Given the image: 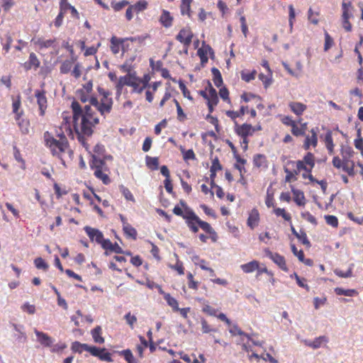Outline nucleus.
<instances>
[{
	"label": "nucleus",
	"instance_id": "f257e3e1",
	"mask_svg": "<svg viewBox=\"0 0 363 363\" xmlns=\"http://www.w3.org/2000/svg\"><path fill=\"white\" fill-rule=\"evenodd\" d=\"M82 94V101H89V105H85L82 108L77 101H74L72 103V123L77 134L78 141L86 151L90 152L89 145L85 136H91L94 132V128L99 123L96 110L101 116H105L112 109L113 100L110 96V92H102V94L100 95V100L92 96L86 97L84 92Z\"/></svg>",
	"mask_w": 363,
	"mask_h": 363
},
{
	"label": "nucleus",
	"instance_id": "f03ea898",
	"mask_svg": "<svg viewBox=\"0 0 363 363\" xmlns=\"http://www.w3.org/2000/svg\"><path fill=\"white\" fill-rule=\"evenodd\" d=\"M45 145L50 149L52 155L63 161V155L72 154L68 140L64 133L54 136L48 131L44 133Z\"/></svg>",
	"mask_w": 363,
	"mask_h": 363
},
{
	"label": "nucleus",
	"instance_id": "7ed1b4c3",
	"mask_svg": "<svg viewBox=\"0 0 363 363\" xmlns=\"http://www.w3.org/2000/svg\"><path fill=\"white\" fill-rule=\"evenodd\" d=\"M150 80L149 74H145L143 78H139L135 72H129L125 76L119 78L116 87L118 89H121L125 85H128L132 86L134 91H143L148 87Z\"/></svg>",
	"mask_w": 363,
	"mask_h": 363
},
{
	"label": "nucleus",
	"instance_id": "20e7f679",
	"mask_svg": "<svg viewBox=\"0 0 363 363\" xmlns=\"http://www.w3.org/2000/svg\"><path fill=\"white\" fill-rule=\"evenodd\" d=\"M106 159L101 158H91L89 163L90 167L94 170V174L97 178L101 179L104 184H108L111 182V179L107 174L108 168L105 162Z\"/></svg>",
	"mask_w": 363,
	"mask_h": 363
},
{
	"label": "nucleus",
	"instance_id": "39448f33",
	"mask_svg": "<svg viewBox=\"0 0 363 363\" xmlns=\"http://www.w3.org/2000/svg\"><path fill=\"white\" fill-rule=\"evenodd\" d=\"M179 203L182 207H185V216H184V219L188 228L191 232L194 233H197L199 231L201 219L191 209L187 207L185 201L181 200Z\"/></svg>",
	"mask_w": 363,
	"mask_h": 363
},
{
	"label": "nucleus",
	"instance_id": "423d86ee",
	"mask_svg": "<svg viewBox=\"0 0 363 363\" xmlns=\"http://www.w3.org/2000/svg\"><path fill=\"white\" fill-rule=\"evenodd\" d=\"M287 166H293L299 169L301 171L304 170L306 172L311 173L315 166V157L313 153L308 152L302 160L287 161Z\"/></svg>",
	"mask_w": 363,
	"mask_h": 363
},
{
	"label": "nucleus",
	"instance_id": "0eeeda50",
	"mask_svg": "<svg viewBox=\"0 0 363 363\" xmlns=\"http://www.w3.org/2000/svg\"><path fill=\"white\" fill-rule=\"evenodd\" d=\"M31 42L39 52L49 48L57 50V39L55 38L50 39H45L44 38H33Z\"/></svg>",
	"mask_w": 363,
	"mask_h": 363
},
{
	"label": "nucleus",
	"instance_id": "6e6552de",
	"mask_svg": "<svg viewBox=\"0 0 363 363\" xmlns=\"http://www.w3.org/2000/svg\"><path fill=\"white\" fill-rule=\"evenodd\" d=\"M232 335H240V341L242 342V348L246 352L251 350V346L249 344L251 341L250 336L245 333L242 330L236 325H233L229 330Z\"/></svg>",
	"mask_w": 363,
	"mask_h": 363
},
{
	"label": "nucleus",
	"instance_id": "1a4fd4ad",
	"mask_svg": "<svg viewBox=\"0 0 363 363\" xmlns=\"http://www.w3.org/2000/svg\"><path fill=\"white\" fill-rule=\"evenodd\" d=\"M264 253L267 257L271 259L278 267L284 272H287L289 268L287 267L286 260L284 256L277 252H272L269 249L264 250Z\"/></svg>",
	"mask_w": 363,
	"mask_h": 363
},
{
	"label": "nucleus",
	"instance_id": "9d476101",
	"mask_svg": "<svg viewBox=\"0 0 363 363\" xmlns=\"http://www.w3.org/2000/svg\"><path fill=\"white\" fill-rule=\"evenodd\" d=\"M194 34L189 27L182 28L176 36V39L185 47H189L192 41Z\"/></svg>",
	"mask_w": 363,
	"mask_h": 363
},
{
	"label": "nucleus",
	"instance_id": "9b49d317",
	"mask_svg": "<svg viewBox=\"0 0 363 363\" xmlns=\"http://www.w3.org/2000/svg\"><path fill=\"white\" fill-rule=\"evenodd\" d=\"M84 230L91 242L95 241L96 243L101 244L105 240L104 235L99 229L91 228L90 226H85Z\"/></svg>",
	"mask_w": 363,
	"mask_h": 363
},
{
	"label": "nucleus",
	"instance_id": "f8f14e48",
	"mask_svg": "<svg viewBox=\"0 0 363 363\" xmlns=\"http://www.w3.org/2000/svg\"><path fill=\"white\" fill-rule=\"evenodd\" d=\"M119 218L122 223L123 230L125 236L135 240L138 235L135 228L128 223L127 218L123 215L119 214Z\"/></svg>",
	"mask_w": 363,
	"mask_h": 363
},
{
	"label": "nucleus",
	"instance_id": "ddd939ff",
	"mask_svg": "<svg viewBox=\"0 0 363 363\" xmlns=\"http://www.w3.org/2000/svg\"><path fill=\"white\" fill-rule=\"evenodd\" d=\"M200 94L206 99L209 113H211L219 101L217 92H200Z\"/></svg>",
	"mask_w": 363,
	"mask_h": 363
},
{
	"label": "nucleus",
	"instance_id": "4468645a",
	"mask_svg": "<svg viewBox=\"0 0 363 363\" xmlns=\"http://www.w3.org/2000/svg\"><path fill=\"white\" fill-rule=\"evenodd\" d=\"M235 131L239 136L247 138L249 135H252L255 133V128L247 123H243L242 125L236 124Z\"/></svg>",
	"mask_w": 363,
	"mask_h": 363
},
{
	"label": "nucleus",
	"instance_id": "2eb2a0df",
	"mask_svg": "<svg viewBox=\"0 0 363 363\" xmlns=\"http://www.w3.org/2000/svg\"><path fill=\"white\" fill-rule=\"evenodd\" d=\"M101 247L106 250L104 252L106 255H108L109 252H115L116 254L123 253V249L118 245L117 242L112 243L108 239H105V240L101 244Z\"/></svg>",
	"mask_w": 363,
	"mask_h": 363
},
{
	"label": "nucleus",
	"instance_id": "dca6fc26",
	"mask_svg": "<svg viewBox=\"0 0 363 363\" xmlns=\"http://www.w3.org/2000/svg\"><path fill=\"white\" fill-rule=\"evenodd\" d=\"M94 346H91L85 343H81L78 341L72 342L71 350L76 353L82 354L84 351L89 352L90 354H96Z\"/></svg>",
	"mask_w": 363,
	"mask_h": 363
},
{
	"label": "nucleus",
	"instance_id": "f3484780",
	"mask_svg": "<svg viewBox=\"0 0 363 363\" xmlns=\"http://www.w3.org/2000/svg\"><path fill=\"white\" fill-rule=\"evenodd\" d=\"M34 333L37 337V341L43 347H50L52 346L54 340L47 333L40 332L37 329L34 330Z\"/></svg>",
	"mask_w": 363,
	"mask_h": 363
},
{
	"label": "nucleus",
	"instance_id": "a211bd4d",
	"mask_svg": "<svg viewBox=\"0 0 363 363\" xmlns=\"http://www.w3.org/2000/svg\"><path fill=\"white\" fill-rule=\"evenodd\" d=\"M301 119H299L296 123L291 127V132L293 135L296 137L304 136L306 135L307 127V123H301Z\"/></svg>",
	"mask_w": 363,
	"mask_h": 363
},
{
	"label": "nucleus",
	"instance_id": "6ab92c4d",
	"mask_svg": "<svg viewBox=\"0 0 363 363\" xmlns=\"http://www.w3.org/2000/svg\"><path fill=\"white\" fill-rule=\"evenodd\" d=\"M311 135H306V138L303 145L304 150H307L311 146L315 147L318 144V136L317 132L314 128H312L310 131Z\"/></svg>",
	"mask_w": 363,
	"mask_h": 363
},
{
	"label": "nucleus",
	"instance_id": "aec40b11",
	"mask_svg": "<svg viewBox=\"0 0 363 363\" xmlns=\"http://www.w3.org/2000/svg\"><path fill=\"white\" fill-rule=\"evenodd\" d=\"M284 172L286 173L285 182H291L297 179L296 175L301 172L299 169L293 166H287V162L284 167Z\"/></svg>",
	"mask_w": 363,
	"mask_h": 363
},
{
	"label": "nucleus",
	"instance_id": "412c9836",
	"mask_svg": "<svg viewBox=\"0 0 363 363\" xmlns=\"http://www.w3.org/2000/svg\"><path fill=\"white\" fill-rule=\"evenodd\" d=\"M21 96L18 95L16 98L13 99L12 108L13 113H15V119L17 121L19 127L21 128V117L23 114V111L20 110L21 108Z\"/></svg>",
	"mask_w": 363,
	"mask_h": 363
},
{
	"label": "nucleus",
	"instance_id": "4be33fe9",
	"mask_svg": "<svg viewBox=\"0 0 363 363\" xmlns=\"http://www.w3.org/2000/svg\"><path fill=\"white\" fill-rule=\"evenodd\" d=\"M259 223V213L257 208H253L249 213L247 225L252 230L256 228Z\"/></svg>",
	"mask_w": 363,
	"mask_h": 363
},
{
	"label": "nucleus",
	"instance_id": "5701e85b",
	"mask_svg": "<svg viewBox=\"0 0 363 363\" xmlns=\"http://www.w3.org/2000/svg\"><path fill=\"white\" fill-rule=\"evenodd\" d=\"M94 348L96 350V354H91L92 356L98 357L101 361L108 362H112L113 361L111 357V354L107 352L106 348H99L96 346H94Z\"/></svg>",
	"mask_w": 363,
	"mask_h": 363
},
{
	"label": "nucleus",
	"instance_id": "b1692460",
	"mask_svg": "<svg viewBox=\"0 0 363 363\" xmlns=\"http://www.w3.org/2000/svg\"><path fill=\"white\" fill-rule=\"evenodd\" d=\"M110 43L111 50L114 55H116L119 52L121 47H122L123 51L125 52V48L123 45V43H125V39L118 38L116 36H113L111 38Z\"/></svg>",
	"mask_w": 363,
	"mask_h": 363
},
{
	"label": "nucleus",
	"instance_id": "393cba45",
	"mask_svg": "<svg viewBox=\"0 0 363 363\" xmlns=\"http://www.w3.org/2000/svg\"><path fill=\"white\" fill-rule=\"evenodd\" d=\"M253 164L255 167L262 169L268 168V160L266 155L263 154H256L253 157Z\"/></svg>",
	"mask_w": 363,
	"mask_h": 363
},
{
	"label": "nucleus",
	"instance_id": "a878e982",
	"mask_svg": "<svg viewBox=\"0 0 363 363\" xmlns=\"http://www.w3.org/2000/svg\"><path fill=\"white\" fill-rule=\"evenodd\" d=\"M291 192L293 194V200L298 206H304L306 203V199L303 192L300 190L291 187Z\"/></svg>",
	"mask_w": 363,
	"mask_h": 363
},
{
	"label": "nucleus",
	"instance_id": "bb28decb",
	"mask_svg": "<svg viewBox=\"0 0 363 363\" xmlns=\"http://www.w3.org/2000/svg\"><path fill=\"white\" fill-rule=\"evenodd\" d=\"M106 149L104 145L101 144H96L94 148V153L91 154V158H101L106 160H112L113 157L111 155H106Z\"/></svg>",
	"mask_w": 363,
	"mask_h": 363
},
{
	"label": "nucleus",
	"instance_id": "cd10ccee",
	"mask_svg": "<svg viewBox=\"0 0 363 363\" xmlns=\"http://www.w3.org/2000/svg\"><path fill=\"white\" fill-rule=\"evenodd\" d=\"M40 65V62L37 55L34 52H31L29 55L28 60L24 63L23 67L26 70H29L32 68L37 69Z\"/></svg>",
	"mask_w": 363,
	"mask_h": 363
},
{
	"label": "nucleus",
	"instance_id": "c85d7f7f",
	"mask_svg": "<svg viewBox=\"0 0 363 363\" xmlns=\"http://www.w3.org/2000/svg\"><path fill=\"white\" fill-rule=\"evenodd\" d=\"M290 110L296 116H300L306 110V105L301 102L291 101L289 104Z\"/></svg>",
	"mask_w": 363,
	"mask_h": 363
},
{
	"label": "nucleus",
	"instance_id": "c756f323",
	"mask_svg": "<svg viewBox=\"0 0 363 363\" xmlns=\"http://www.w3.org/2000/svg\"><path fill=\"white\" fill-rule=\"evenodd\" d=\"M35 96L39 106L40 115L44 116L47 108V99L45 96V92H36Z\"/></svg>",
	"mask_w": 363,
	"mask_h": 363
},
{
	"label": "nucleus",
	"instance_id": "7c9ffc66",
	"mask_svg": "<svg viewBox=\"0 0 363 363\" xmlns=\"http://www.w3.org/2000/svg\"><path fill=\"white\" fill-rule=\"evenodd\" d=\"M173 17L170 13L167 10H163L160 17V23L165 28H169L172 26Z\"/></svg>",
	"mask_w": 363,
	"mask_h": 363
},
{
	"label": "nucleus",
	"instance_id": "2f4dec72",
	"mask_svg": "<svg viewBox=\"0 0 363 363\" xmlns=\"http://www.w3.org/2000/svg\"><path fill=\"white\" fill-rule=\"evenodd\" d=\"M199 227L206 233L209 234L210 238L213 242L217 240V233L208 223L201 220Z\"/></svg>",
	"mask_w": 363,
	"mask_h": 363
},
{
	"label": "nucleus",
	"instance_id": "473e14b6",
	"mask_svg": "<svg viewBox=\"0 0 363 363\" xmlns=\"http://www.w3.org/2000/svg\"><path fill=\"white\" fill-rule=\"evenodd\" d=\"M193 0H181L180 12L182 16H187L189 18L191 17V5Z\"/></svg>",
	"mask_w": 363,
	"mask_h": 363
},
{
	"label": "nucleus",
	"instance_id": "72a5a7b5",
	"mask_svg": "<svg viewBox=\"0 0 363 363\" xmlns=\"http://www.w3.org/2000/svg\"><path fill=\"white\" fill-rule=\"evenodd\" d=\"M102 328L101 326L98 325L95 327L91 331V335L94 342L98 344H103L105 342L104 337H102Z\"/></svg>",
	"mask_w": 363,
	"mask_h": 363
},
{
	"label": "nucleus",
	"instance_id": "f704fd0d",
	"mask_svg": "<svg viewBox=\"0 0 363 363\" xmlns=\"http://www.w3.org/2000/svg\"><path fill=\"white\" fill-rule=\"evenodd\" d=\"M66 8V13L69 11L72 14V17L79 19V14L77 11V10L72 5H70L67 0H60V9H61L62 6Z\"/></svg>",
	"mask_w": 363,
	"mask_h": 363
},
{
	"label": "nucleus",
	"instance_id": "c9c22d12",
	"mask_svg": "<svg viewBox=\"0 0 363 363\" xmlns=\"http://www.w3.org/2000/svg\"><path fill=\"white\" fill-rule=\"evenodd\" d=\"M240 268L245 273H252L255 270L259 269V262L257 260H252L250 262L242 264Z\"/></svg>",
	"mask_w": 363,
	"mask_h": 363
},
{
	"label": "nucleus",
	"instance_id": "e433bc0d",
	"mask_svg": "<svg viewBox=\"0 0 363 363\" xmlns=\"http://www.w3.org/2000/svg\"><path fill=\"white\" fill-rule=\"evenodd\" d=\"M342 168L343 171L347 172L349 176H354V162L352 160H343Z\"/></svg>",
	"mask_w": 363,
	"mask_h": 363
},
{
	"label": "nucleus",
	"instance_id": "4c0bfd02",
	"mask_svg": "<svg viewBox=\"0 0 363 363\" xmlns=\"http://www.w3.org/2000/svg\"><path fill=\"white\" fill-rule=\"evenodd\" d=\"M257 71L255 69H253L252 71H250L248 69H244L242 70L240 72L241 79L246 82H250V81L255 79Z\"/></svg>",
	"mask_w": 363,
	"mask_h": 363
},
{
	"label": "nucleus",
	"instance_id": "58836bf2",
	"mask_svg": "<svg viewBox=\"0 0 363 363\" xmlns=\"http://www.w3.org/2000/svg\"><path fill=\"white\" fill-rule=\"evenodd\" d=\"M241 98L246 102L250 101L251 100H254L255 103L257 104V108H263L264 106L259 103L260 99L257 96L252 94V93L249 92H244L242 95Z\"/></svg>",
	"mask_w": 363,
	"mask_h": 363
},
{
	"label": "nucleus",
	"instance_id": "ea45409f",
	"mask_svg": "<svg viewBox=\"0 0 363 363\" xmlns=\"http://www.w3.org/2000/svg\"><path fill=\"white\" fill-rule=\"evenodd\" d=\"M118 354L123 357L127 363H138V360L134 357L131 350L129 349L120 351L118 352Z\"/></svg>",
	"mask_w": 363,
	"mask_h": 363
},
{
	"label": "nucleus",
	"instance_id": "a19ab883",
	"mask_svg": "<svg viewBox=\"0 0 363 363\" xmlns=\"http://www.w3.org/2000/svg\"><path fill=\"white\" fill-rule=\"evenodd\" d=\"M342 18H350L352 16V6L351 2H343L342 4Z\"/></svg>",
	"mask_w": 363,
	"mask_h": 363
},
{
	"label": "nucleus",
	"instance_id": "79ce46f5",
	"mask_svg": "<svg viewBox=\"0 0 363 363\" xmlns=\"http://www.w3.org/2000/svg\"><path fill=\"white\" fill-rule=\"evenodd\" d=\"M147 166L153 170H156L159 167V159L157 157L146 156L145 157Z\"/></svg>",
	"mask_w": 363,
	"mask_h": 363
},
{
	"label": "nucleus",
	"instance_id": "37998d69",
	"mask_svg": "<svg viewBox=\"0 0 363 363\" xmlns=\"http://www.w3.org/2000/svg\"><path fill=\"white\" fill-rule=\"evenodd\" d=\"M164 299L167 301V304L172 307L174 311L177 312L179 310L177 300L172 297L169 294H166Z\"/></svg>",
	"mask_w": 363,
	"mask_h": 363
},
{
	"label": "nucleus",
	"instance_id": "c03bdc74",
	"mask_svg": "<svg viewBox=\"0 0 363 363\" xmlns=\"http://www.w3.org/2000/svg\"><path fill=\"white\" fill-rule=\"evenodd\" d=\"M335 292L340 296H354L358 295V292L355 289H344L339 287L335 289Z\"/></svg>",
	"mask_w": 363,
	"mask_h": 363
},
{
	"label": "nucleus",
	"instance_id": "a18cd8bd",
	"mask_svg": "<svg viewBox=\"0 0 363 363\" xmlns=\"http://www.w3.org/2000/svg\"><path fill=\"white\" fill-rule=\"evenodd\" d=\"M354 152L350 146H343L341 149V155L343 160H351L353 157Z\"/></svg>",
	"mask_w": 363,
	"mask_h": 363
},
{
	"label": "nucleus",
	"instance_id": "49530a36",
	"mask_svg": "<svg viewBox=\"0 0 363 363\" xmlns=\"http://www.w3.org/2000/svg\"><path fill=\"white\" fill-rule=\"evenodd\" d=\"M328 338L326 336H320L317 338H315L313 341L309 342L308 345L313 349H318L319 348L323 342H327Z\"/></svg>",
	"mask_w": 363,
	"mask_h": 363
},
{
	"label": "nucleus",
	"instance_id": "de8ad7c7",
	"mask_svg": "<svg viewBox=\"0 0 363 363\" xmlns=\"http://www.w3.org/2000/svg\"><path fill=\"white\" fill-rule=\"evenodd\" d=\"M62 127L66 130L71 131V116L67 112H63L62 114Z\"/></svg>",
	"mask_w": 363,
	"mask_h": 363
},
{
	"label": "nucleus",
	"instance_id": "09e8293b",
	"mask_svg": "<svg viewBox=\"0 0 363 363\" xmlns=\"http://www.w3.org/2000/svg\"><path fill=\"white\" fill-rule=\"evenodd\" d=\"M180 150L182 153L184 160H195L196 159V155L192 149L186 150L182 146H181Z\"/></svg>",
	"mask_w": 363,
	"mask_h": 363
},
{
	"label": "nucleus",
	"instance_id": "8fccbe9b",
	"mask_svg": "<svg viewBox=\"0 0 363 363\" xmlns=\"http://www.w3.org/2000/svg\"><path fill=\"white\" fill-rule=\"evenodd\" d=\"M272 72H267V74H264L262 73L259 74V79L262 81L265 89H267L268 86L272 84Z\"/></svg>",
	"mask_w": 363,
	"mask_h": 363
},
{
	"label": "nucleus",
	"instance_id": "3c124183",
	"mask_svg": "<svg viewBox=\"0 0 363 363\" xmlns=\"http://www.w3.org/2000/svg\"><path fill=\"white\" fill-rule=\"evenodd\" d=\"M66 14V8L62 6L61 9H60V12L57 17L55 19L54 25L56 28H59L62 26L63 22V18L65 15Z\"/></svg>",
	"mask_w": 363,
	"mask_h": 363
},
{
	"label": "nucleus",
	"instance_id": "603ef678",
	"mask_svg": "<svg viewBox=\"0 0 363 363\" xmlns=\"http://www.w3.org/2000/svg\"><path fill=\"white\" fill-rule=\"evenodd\" d=\"M130 4L129 1L127 0H123L121 1H112L111 5L113 9L115 11H120L123 8H125L126 6H128Z\"/></svg>",
	"mask_w": 363,
	"mask_h": 363
},
{
	"label": "nucleus",
	"instance_id": "864d4df0",
	"mask_svg": "<svg viewBox=\"0 0 363 363\" xmlns=\"http://www.w3.org/2000/svg\"><path fill=\"white\" fill-rule=\"evenodd\" d=\"M297 239L302 242L303 245H306L307 247H311V242L308 239L307 235L306 232L303 230H300L298 234L296 235Z\"/></svg>",
	"mask_w": 363,
	"mask_h": 363
},
{
	"label": "nucleus",
	"instance_id": "5fc2aeb1",
	"mask_svg": "<svg viewBox=\"0 0 363 363\" xmlns=\"http://www.w3.org/2000/svg\"><path fill=\"white\" fill-rule=\"evenodd\" d=\"M324 35H325L324 51L327 52L333 46L334 40L327 31H325Z\"/></svg>",
	"mask_w": 363,
	"mask_h": 363
},
{
	"label": "nucleus",
	"instance_id": "6e6d98bb",
	"mask_svg": "<svg viewBox=\"0 0 363 363\" xmlns=\"http://www.w3.org/2000/svg\"><path fill=\"white\" fill-rule=\"evenodd\" d=\"M289 31L290 33H292L293 30V26H294V22L296 17L295 10L293 6V5L289 6Z\"/></svg>",
	"mask_w": 363,
	"mask_h": 363
},
{
	"label": "nucleus",
	"instance_id": "4d7b16f0",
	"mask_svg": "<svg viewBox=\"0 0 363 363\" xmlns=\"http://www.w3.org/2000/svg\"><path fill=\"white\" fill-rule=\"evenodd\" d=\"M72 65L73 61L69 60H65L64 62H62L60 66V72L62 74H67L69 72H70Z\"/></svg>",
	"mask_w": 363,
	"mask_h": 363
},
{
	"label": "nucleus",
	"instance_id": "13d9d810",
	"mask_svg": "<svg viewBox=\"0 0 363 363\" xmlns=\"http://www.w3.org/2000/svg\"><path fill=\"white\" fill-rule=\"evenodd\" d=\"M135 13H139L145 10L147 7V2L145 0L138 1L135 4L132 5Z\"/></svg>",
	"mask_w": 363,
	"mask_h": 363
},
{
	"label": "nucleus",
	"instance_id": "bf43d9fd",
	"mask_svg": "<svg viewBox=\"0 0 363 363\" xmlns=\"http://www.w3.org/2000/svg\"><path fill=\"white\" fill-rule=\"evenodd\" d=\"M169 267L175 270L179 275H183L184 274V267L183 263L179 259L177 260L175 264H169Z\"/></svg>",
	"mask_w": 363,
	"mask_h": 363
},
{
	"label": "nucleus",
	"instance_id": "052dcab7",
	"mask_svg": "<svg viewBox=\"0 0 363 363\" xmlns=\"http://www.w3.org/2000/svg\"><path fill=\"white\" fill-rule=\"evenodd\" d=\"M274 212L277 216H281L285 220L289 221L291 219V215L284 208H277Z\"/></svg>",
	"mask_w": 363,
	"mask_h": 363
},
{
	"label": "nucleus",
	"instance_id": "680f3d73",
	"mask_svg": "<svg viewBox=\"0 0 363 363\" xmlns=\"http://www.w3.org/2000/svg\"><path fill=\"white\" fill-rule=\"evenodd\" d=\"M325 143L328 151L332 153L334 148V143L332 135L330 133H328L325 135Z\"/></svg>",
	"mask_w": 363,
	"mask_h": 363
},
{
	"label": "nucleus",
	"instance_id": "e2e57ef3",
	"mask_svg": "<svg viewBox=\"0 0 363 363\" xmlns=\"http://www.w3.org/2000/svg\"><path fill=\"white\" fill-rule=\"evenodd\" d=\"M325 220L328 225H331L334 228L338 226V219L336 216L332 215L325 216Z\"/></svg>",
	"mask_w": 363,
	"mask_h": 363
},
{
	"label": "nucleus",
	"instance_id": "0e129e2a",
	"mask_svg": "<svg viewBox=\"0 0 363 363\" xmlns=\"http://www.w3.org/2000/svg\"><path fill=\"white\" fill-rule=\"evenodd\" d=\"M34 264L35 267L38 269L43 270H47L48 269V264L41 257H38L35 259Z\"/></svg>",
	"mask_w": 363,
	"mask_h": 363
},
{
	"label": "nucleus",
	"instance_id": "69168bd1",
	"mask_svg": "<svg viewBox=\"0 0 363 363\" xmlns=\"http://www.w3.org/2000/svg\"><path fill=\"white\" fill-rule=\"evenodd\" d=\"M201 330H202L203 333H208L210 332H217V329L211 328L205 319H202L201 320Z\"/></svg>",
	"mask_w": 363,
	"mask_h": 363
},
{
	"label": "nucleus",
	"instance_id": "338daca9",
	"mask_svg": "<svg viewBox=\"0 0 363 363\" xmlns=\"http://www.w3.org/2000/svg\"><path fill=\"white\" fill-rule=\"evenodd\" d=\"M124 318L126 320V323L133 329L134 328L135 323L137 322L136 316L134 315H131L130 312H128L125 315Z\"/></svg>",
	"mask_w": 363,
	"mask_h": 363
},
{
	"label": "nucleus",
	"instance_id": "774afa93",
	"mask_svg": "<svg viewBox=\"0 0 363 363\" xmlns=\"http://www.w3.org/2000/svg\"><path fill=\"white\" fill-rule=\"evenodd\" d=\"M319 16V12L314 13L311 8L308 10V20L314 25H317L319 22L318 16Z\"/></svg>",
	"mask_w": 363,
	"mask_h": 363
}]
</instances>
